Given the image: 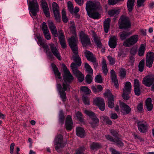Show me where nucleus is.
I'll return each instance as SVG.
<instances>
[{"instance_id":"43","label":"nucleus","mask_w":154,"mask_h":154,"mask_svg":"<svg viewBox=\"0 0 154 154\" xmlns=\"http://www.w3.org/2000/svg\"><path fill=\"white\" fill-rule=\"evenodd\" d=\"M119 76L121 78H123L126 75V70L124 68H121L119 69Z\"/></svg>"},{"instance_id":"6","label":"nucleus","mask_w":154,"mask_h":154,"mask_svg":"<svg viewBox=\"0 0 154 154\" xmlns=\"http://www.w3.org/2000/svg\"><path fill=\"white\" fill-rule=\"evenodd\" d=\"M139 36L137 35H133L126 39L123 43V45L126 47H130L138 41Z\"/></svg>"},{"instance_id":"30","label":"nucleus","mask_w":154,"mask_h":154,"mask_svg":"<svg viewBox=\"0 0 154 154\" xmlns=\"http://www.w3.org/2000/svg\"><path fill=\"white\" fill-rule=\"evenodd\" d=\"M135 0H128L127 3V6L129 12H131L133 9Z\"/></svg>"},{"instance_id":"21","label":"nucleus","mask_w":154,"mask_h":154,"mask_svg":"<svg viewBox=\"0 0 154 154\" xmlns=\"http://www.w3.org/2000/svg\"><path fill=\"white\" fill-rule=\"evenodd\" d=\"M122 112L125 115L129 114L131 111V109L129 106L128 105L122 103H121Z\"/></svg>"},{"instance_id":"8","label":"nucleus","mask_w":154,"mask_h":154,"mask_svg":"<svg viewBox=\"0 0 154 154\" xmlns=\"http://www.w3.org/2000/svg\"><path fill=\"white\" fill-rule=\"evenodd\" d=\"M131 86L130 82H127L125 83L122 95L123 99L125 100H128L130 98L129 94L131 93Z\"/></svg>"},{"instance_id":"2","label":"nucleus","mask_w":154,"mask_h":154,"mask_svg":"<svg viewBox=\"0 0 154 154\" xmlns=\"http://www.w3.org/2000/svg\"><path fill=\"white\" fill-rule=\"evenodd\" d=\"M120 29H128L131 28V24L129 18L124 15L122 16L119 20Z\"/></svg>"},{"instance_id":"20","label":"nucleus","mask_w":154,"mask_h":154,"mask_svg":"<svg viewBox=\"0 0 154 154\" xmlns=\"http://www.w3.org/2000/svg\"><path fill=\"white\" fill-rule=\"evenodd\" d=\"M132 34V33L128 30H124L120 32L119 33V35L120 36V39L122 40H124L126 39L127 38L129 37Z\"/></svg>"},{"instance_id":"16","label":"nucleus","mask_w":154,"mask_h":154,"mask_svg":"<svg viewBox=\"0 0 154 154\" xmlns=\"http://www.w3.org/2000/svg\"><path fill=\"white\" fill-rule=\"evenodd\" d=\"M111 74V78L112 82L116 88H119V83L116 72L114 70L112 69L110 72Z\"/></svg>"},{"instance_id":"42","label":"nucleus","mask_w":154,"mask_h":154,"mask_svg":"<svg viewBox=\"0 0 154 154\" xmlns=\"http://www.w3.org/2000/svg\"><path fill=\"white\" fill-rule=\"evenodd\" d=\"M85 113L87 115H88L91 119L94 117H97L95 113L91 111L86 110L85 111Z\"/></svg>"},{"instance_id":"52","label":"nucleus","mask_w":154,"mask_h":154,"mask_svg":"<svg viewBox=\"0 0 154 154\" xmlns=\"http://www.w3.org/2000/svg\"><path fill=\"white\" fill-rule=\"evenodd\" d=\"M134 56L130 55L129 56V60L128 61V66H132L134 61Z\"/></svg>"},{"instance_id":"27","label":"nucleus","mask_w":154,"mask_h":154,"mask_svg":"<svg viewBox=\"0 0 154 154\" xmlns=\"http://www.w3.org/2000/svg\"><path fill=\"white\" fill-rule=\"evenodd\" d=\"M145 104L148 111H151L152 109L153 105L152 103V100L150 98H148L145 101Z\"/></svg>"},{"instance_id":"14","label":"nucleus","mask_w":154,"mask_h":154,"mask_svg":"<svg viewBox=\"0 0 154 154\" xmlns=\"http://www.w3.org/2000/svg\"><path fill=\"white\" fill-rule=\"evenodd\" d=\"M51 51V52H52L53 54L59 60H61V58L60 54L58 50L57 49L55 45L52 43L50 44L49 45Z\"/></svg>"},{"instance_id":"32","label":"nucleus","mask_w":154,"mask_h":154,"mask_svg":"<svg viewBox=\"0 0 154 154\" xmlns=\"http://www.w3.org/2000/svg\"><path fill=\"white\" fill-rule=\"evenodd\" d=\"M86 148V145L79 146L76 150V153L75 154H84L83 152L85 151Z\"/></svg>"},{"instance_id":"56","label":"nucleus","mask_w":154,"mask_h":154,"mask_svg":"<svg viewBox=\"0 0 154 154\" xmlns=\"http://www.w3.org/2000/svg\"><path fill=\"white\" fill-rule=\"evenodd\" d=\"M48 26L50 30V31L56 29L55 26L53 23L51 21H48Z\"/></svg>"},{"instance_id":"7","label":"nucleus","mask_w":154,"mask_h":154,"mask_svg":"<svg viewBox=\"0 0 154 154\" xmlns=\"http://www.w3.org/2000/svg\"><path fill=\"white\" fill-rule=\"evenodd\" d=\"M29 8L32 15L35 17L39 11V5L37 0H32L29 1Z\"/></svg>"},{"instance_id":"22","label":"nucleus","mask_w":154,"mask_h":154,"mask_svg":"<svg viewBox=\"0 0 154 154\" xmlns=\"http://www.w3.org/2000/svg\"><path fill=\"white\" fill-rule=\"evenodd\" d=\"M76 134L77 136L81 138H83L85 136V131L84 129L80 127L76 128Z\"/></svg>"},{"instance_id":"38","label":"nucleus","mask_w":154,"mask_h":154,"mask_svg":"<svg viewBox=\"0 0 154 154\" xmlns=\"http://www.w3.org/2000/svg\"><path fill=\"white\" fill-rule=\"evenodd\" d=\"M54 17L57 22L60 21V16L59 11H53Z\"/></svg>"},{"instance_id":"28","label":"nucleus","mask_w":154,"mask_h":154,"mask_svg":"<svg viewBox=\"0 0 154 154\" xmlns=\"http://www.w3.org/2000/svg\"><path fill=\"white\" fill-rule=\"evenodd\" d=\"M120 12V10L114 9L108 11V14L110 17H116L119 14Z\"/></svg>"},{"instance_id":"35","label":"nucleus","mask_w":154,"mask_h":154,"mask_svg":"<svg viewBox=\"0 0 154 154\" xmlns=\"http://www.w3.org/2000/svg\"><path fill=\"white\" fill-rule=\"evenodd\" d=\"M146 50L145 47L143 44L141 45L138 50V54L140 56H142L144 55Z\"/></svg>"},{"instance_id":"11","label":"nucleus","mask_w":154,"mask_h":154,"mask_svg":"<svg viewBox=\"0 0 154 154\" xmlns=\"http://www.w3.org/2000/svg\"><path fill=\"white\" fill-rule=\"evenodd\" d=\"M77 38L73 36H72L68 39L69 46L72 51H78V48L77 45Z\"/></svg>"},{"instance_id":"31","label":"nucleus","mask_w":154,"mask_h":154,"mask_svg":"<svg viewBox=\"0 0 154 154\" xmlns=\"http://www.w3.org/2000/svg\"><path fill=\"white\" fill-rule=\"evenodd\" d=\"M92 122L90 123L92 128H95L98 125L99 121L97 117H94L91 119Z\"/></svg>"},{"instance_id":"48","label":"nucleus","mask_w":154,"mask_h":154,"mask_svg":"<svg viewBox=\"0 0 154 154\" xmlns=\"http://www.w3.org/2000/svg\"><path fill=\"white\" fill-rule=\"evenodd\" d=\"M103 119V121L107 124L111 125L112 124V122L109 119L108 117L106 116H103L102 117Z\"/></svg>"},{"instance_id":"39","label":"nucleus","mask_w":154,"mask_h":154,"mask_svg":"<svg viewBox=\"0 0 154 154\" xmlns=\"http://www.w3.org/2000/svg\"><path fill=\"white\" fill-rule=\"evenodd\" d=\"M144 64V60H142L140 61L138 65V70L139 71L142 72L143 71Z\"/></svg>"},{"instance_id":"53","label":"nucleus","mask_w":154,"mask_h":154,"mask_svg":"<svg viewBox=\"0 0 154 154\" xmlns=\"http://www.w3.org/2000/svg\"><path fill=\"white\" fill-rule=\"evenodd\" d=\"M52 7L53 11H59V8L58 4L55 2H53L52 3Z\"/></svg>"},{"instance_id":"1","label":"nucleus","mask_w":154,"mask_h":154,"mask_svg":"<svg viewBox=\"0 0 154 154\" xmlns=\"http://www.w3.org/2000/svg\"><path fill=\"white\" fill-rule=\"evenodd\" d=\"M64 74L63 79L64 81L62 85L60 84H58L57 85V88L59 92L60 97L63 101H66V97L65 91L70 90V86L67 83L71 82L73 80V77L70 72L66 66L64 65L63 67Z\"/></svg>"},{"instance_id":"18","label":"nucleus","mask_w":154,"mask_h":154,"mask_svg":"<svg viewBox=\"0 0 154 154\" xmlns=\"http://www.w3.org/2000/svg\"><path fill=\"white\" fill-rule=\"evenodd\" d=\"M134 89L135 95L137 96H139L141 94V91L140 89V83L139 81L135 79L134 80Z\"/></svg>"},{"instance_id":"57","label":"nucleus","mask_w":154,"mask_h":154,"mask_svg":"<svg viewBox=\"0 0 154 154\" xmlns=\"http://www.w3.org/2000/svg\"><path fill=\"white\" fill-rule=\"evenodd\" d=\"M42 30L43 32H45L48 31V29L46 23L43 22L42 24Z\"/></svg>"},{"instance_id":"40","label":"nucleus","mask_w":154,"mask_h":154,"mask_svg":"<svg viewBox=\"0 0 154 154\" xmlns=\"http://www.w3.org/2000/svg\"><path fill=\"white\" fill-rule=\"evenodd\" d=\"M105 97L108 98V100L113 99V96L111 91L108 90H107L104 93Z\"/></svg>"},{"instance_id":"9","label":"nucleus","mask_w":154,"mask_h":154,"mask_svg":"<svg viewBox=\"0 0 154 154\" xmlns=\"http://www.w3.org/2000/svg\"><path fill=\"white\" fill-rule=\"evenodd\" d=\"M80 38L83 47H86L91 43L90 40L88 35L83 31L80 33Z\"/></svg>"},{"instance_id":"51","label":"nucleus","mask_w":154,"mask_h":154,"mask_svg":"<svg viewBox=\"0 0 154 154\" xmlns=\"http://www.w3.org/2000/svg\"><path fill=\"white\" fill-rule=\"evenodd\" d=\"M110 132L111 134L116 138L119 137V132L117 130H112L110 131Z\"/></svg>"},{"instance_id":"34","label":"nucleus","mask_w":154,"mask_h":154,"mask_svg":"<svg viewBox=\"0 0 154 154\" xmlns=\"http://www.w3.org/2000/svg\"><path fill=\"white\" fill-rule=\"evenodd\" d=\"M87 14L90 17L94 19H98L100 15V14L97 12L92 13L91 12Z\"/></svg>"},{"instance_id":"45","label":"nucleus","mask_w":154,"mask_h":154,"mask_svg":"<svg viewBox=\"0 0 154 154\" xmlns=\"http://www.w3.org/2000/svg\"><path fill=\"white\" fill-rule=\"evenodd\" d=\"M85 67L86 68V70L89 73L91 74H92L93 73V70L91 69L90 66L87 63H86L85 65Z\"/></svg>"},{"instance_id":"41","label":"nucleus","mask_w":154,"mask_h":154,"mask_svg":"<svg viewBox=\"0 0 154 154\" xmlns=\"http://www.w3.org/2000/svg\"><path fill=\"white\" fill-rule=\"evenodd\" d=\"M36 37L38 39V43L42 47L46 44L44 42L43 38L41 37L40 35H37Z\"/></svg>"},{"instance_id":"63","label":"nucleus","mask_w":154,"mask_h":154,"mask_svg":"<svg viewBox=\"0 0 154 154\" xmlns=\"http://www.w3.org/2000/svg\"><path fill=\"white\" fill-rule=\"evenodd\" d=\"M83 100L84 103L85 105H89V101L88 97L83 96Z\"/></svg>"},{"instance_id":"49","label":"nucleus","mask_w":154,"mask_h":154,"mask_svg":"<svg viewBox=\"0 0 154 154\" xmlns=\"http://www.w3.org/2000/svg\"><path fill=\"white\" fill-rule=\"evenodd\" d=\"M70 13L73 12V6L72 2L70 1H68L67 4Z\"/></svg>"},{"instance_id":"23","label":"nucleus","mask_w":154,"mask_h":154,"mask_svg":"<svg viewBox=\"0 0 154 154\" xmlns=\"http://www.w3.org/2000/svg\"><path fill=\"white\" fill-rule=\"evenodd\" d=\"M84 54L87 59L89 61H91L96 58L93 54L88 50H85Z\"/></svg>"},{"instance_id":"62","label":"nucleus","mask_w":154,"mask_h":154,"mask_svg":"<svg viewBox=\"0 0 154 154\" xmlns=\"http://www.w3.org/2000/svg\"><path fill=\"white\" fill-rule=\"evenodd\" d=\"M107 58L110 64L113 65L115 62V59L110 56H108Z\"/></svg>"},{"instance_id":"33","label":"nucleus","mask_w":154,"mask_h":154,"mask_svg":"<svg viewBox=\"0 0 154 154\" xmlns=\"http://www.w3.org/2000/svg\"><path fill=\"white\" fill-rule=\"evenodd\" d=\"M100 144L98 143L94 142L90 145V148L92 150H97L100 147Z\"/></svg>"},{"instance_id":"25","label":"nucleus","mask_w":154,"mask_h":154,"mask_svg":"<svg viewBox=\"0 0 154 154\" xmlns=\"http://www.w3.org/2000/svg\"><path fill=\"white\" fill-rule=\"evenodd\" d=\"M51 66L55 76L57 77L59 79H60L61 78V73L59 72L56 65L54 63H52L51 64Z\"/></svg>"},{"instance_id":"29","label":"nucleus","mask_w":154,"mask_h":154,"mask_svg":"<svg viewBox=\"0 0 154 154\" xmlns=\"http://www.w3.org/2000/svg\"><path fill=\"white\" fill-rule=\"evenodd\" d=\"M113 142L114 144L119 147H122L124 145V143L122 142L121 139L119 137L115 138Z\"/></svg>"},{"instance_id":"59","label":"nucleus","mask_w":154,"mask_h":154,"mask_svg":"<svg viewBox=\"0 0 154 154\" xmlns=\"http://www.w3.org/2000/svg\"><path fill=\"white\" fill-rule=\"evenodd\" d=\"M76 116L78 120L80 122H82L83 119H82V115L81 113L79 111H78L76 113Z\"/></svg>"},{"instance_id":"36","label":"nucleus","mask_w":154,"mask_h":154,"mask_svg":"<svg viewBox=\"0 0 154 154\" xmlns=\"http://www.w3.org/2000/svg\"><path fill=\"white\" fill-rule=\"evenodd\" d=\"M59 117L60 123L61 124L63 123L65 116L62 110H60L59 113Z\"/></svg>"},{"instance_id":"60","label":"nucleus","mask_w":154,"mask_h":154,"mask_svg":"<svg viewBox=\"0 0 154 154\" xmlns=\"http://www.w3.org/2000/svg\"><path fill=\"white\" fill-rule=\"evenodd\" d=\"M146 0H137V7H140L141 6H144L143 3Z\"/></svg>"},{"instance_id":"37","label":"nucleus","mask_w":154,"mask_h":154,"mask_svg":"<svg viewBox=\"0 0 154 154\" xmlns=\"http://www.w3.org/2000/svg\"><path fill=\"white\" fill-rule=\"evenodd\" d=\"M80 89L81 91L87 95L90 94L91 92L90 90L86 86H82L80 88Z\"/></svg>"},{"instance_id":"47","label":"nucleus","mask_w":154,"mask_h":154,"mask_svg":"<svg viewBox=\"0 0 154 154\" xmlns=\"http://www.w3.org/2000/svg\"><path fill=\"white\" fill-rule=\"evenodd\" d=\"M92 79L93 78L91 75L88 74L86 75L85 77L86 81L88 84H90L91 83Z\"/></svg>"},{"instance_id":"55","label":"nucleus","mask_w":154,"mask_h":154,"mask_svg":"<svg viewBox=\"0 0 154 154\" xmlns=\"http://www.w3.org/2000/svg\"><path fill=\"white\" fill-rule=\"evenodd\" d=\"M137 48L135 47H133L131 48L130 51V54L134 56L136 54L137 51Z\"/></svg>"},{"instance_id":"5","label":"nucleus","mask_w":154,"mask_h":154,"mask_svg":"<svg viewBox=\"0 0 154 154\" xmlns=\"http://www.w3.org/2000/svg\"><path fill=\"white\" fill-rule=\"evenodd\" d=\"M74 55L72 56V58L74 62L72 63L70 67L71 69L78 68L81 65L82 62L80 57L78 54V51H72Z\"/></svg>"},{"instance_id":"12","label":"nucleus","mask_w":154,"mask_h":154,"mask_svg":"<svg viewBox=\"0 0 154 154\" xmlns=\"http://www.w3.org/2000/svg\"><path fill=\"white\" fill-rule=\"evenodd\" d=\"M93 102L102 111L105 109V103L103 99L100 97H97L94 99Z\"/></svg>"},{"instance_id":"26","label":"nucleus","mask_w":154,"mask_h":154,"mask_svg":"<svg viewBox=\"0 0 154 154\" xmlns=\"http://www.w3.org/2000/svg\"><path fill=\"white\" fill-rule=\"evenodd\" d=\"M42 47L44 49V50L45 51L47 56L50 58L52 59L53 57V55L51 52L50 51L49 47L47 44H45Z\"/></svg>"},{"instance_id":"58","label":"nucleus","mask_w":154,"mask_h":154,"mask_svg":"<svg viewBox=\"0 0 154 154\" xmlns=\"http://www.w3.org/2000/svg\"><path fill=\"white\" fill-rule=\"evenodd\" d=\"M108 100V106L110 108H112L114 107V99H110Z\"/></svg>"},{"instance_id":"19","label":"nucleus","mask_w":154,"mask_h":154,"mask_svg":"<svg viewBox=\"0 0 154 154\" xmlns=\"http://www.w3.org/2000/svg\"><path fill=\"white\" fill-rule=\"evenodd\" d=\"M118 39L116 36H112L109 38V45L112 48H115L117 45Z\"/></svg>"},{"instance_id":"24","label":"nucleus","mask_w":154,"mask_h":154,"mask_svg":"<svg viewBox=\"0 0 154 154\" xmlns=\"http://www.w3.org/2000/svg\"><path fill=\"white\" fill-rule=\"evenodd\" d=\"M110 18H108L105 19L103 24L104 29L105 32L107 33L110 27Z\"/></svg>"},{"instance_id":"61","label":"nucleus","mask_w":154,"mask_h":154,"mask_svg":"<svg viewBox=\"0 0 154 154\" xmlns=\"http://www.w3.org/2000/svg\"><path fill=\"white\" fill-rule=\"evenodd\" d=\"M43 34L46 39L49 40L51 39V35L49 31L43 32Z\"/></svg>"},{"instance_id":"54","label":"nucleus","mask_w":154,"mask_h":154,"mask_svg":"<svg viewBox=\"0 0 154 154\" xmlns=\"http://www.w3.org/2000/svg\"><path fill=\"white\" fill-rule=\"evenodd\" d=\"M59 41L62 48H65L66 47V45L65 42V38H61L60 40H59Z\"/></svg>"},{"instance_id":"46","label":"nucleus","mask_w":154,"mask_h":154,"mask_svg":"<svg viewBox=\"0 0 154 154\" xmlns=\"http://www.w3.org/2000/svg\"><path fill=\"white\" fill-rule=\"evenodd\" d=\"M41 7L43 10L48 8V4L45 0H41Z\"/></svg>"},{"instance_id":"15","label":"nucleus","mask_w":154,"mask_h":154,"mask_svg":"<svg viewBox=\"0 0 154 154\" xmlns=\"http://www.w3.org/2000/svg\"><path fill=\"white\" fill-rule=\"evenodd\" d=\"M66 128L67 130L70 131L73 127V123L71 116L68 115L66 117L65 123Z\"/></svg>"},{"instance_id":"4","label":"nucleus","mask_w":154,"mask_h":154,"mask_svg":"<svg viewBox=\"0 0 154 154\" xmlns=\"http://www.w3.org/2000/svg\"><path fill=\"white\" fill-rule=\"evenodd\" d=\"M86 5V10L87 13L91 11L99 10L102 9V7L99 3H94L91 1H88Z\"/></svg>"},{"instance_id":"3","label":"nucleus","mask_w":154,"mask_h":154,"mask_svg":"<svg viewBox=\"0 0 154 154\" xmlns=\"http://www.w3.org/2000/svg\"><path fill=\"white\" fill-rule=\"evenodd\" d=\"M54 144L56 150L59 153L61 152L62 150L60 149L64 146L66 144L63 142V137L62 135H58L56 137L54 140Z\"/></svg>"},{"instance_id":"13","label":"nucleus","mask_w":154,"mask_h":154,"mask_svg":"<svg viewBox=\"0 0 154 154\" xmlns=\"http://www.w3.org/2000/svg\"><path fill=\"white\" fill-rule=\"evenodd\" d=\"M137 125L139 131L142 133L147 131L148 125L146 123L143 121H139L137 123Z\"/></svg>"},{"instance_id":"17","label":"nucleus","mask_w":154,"mask_h":154,"mask_svg":"<svg viewBox=\"0 0 154 154\" xmlns=\"http://www.w3.org/2000/svg\"><path fill=\"white\" fill-rule=\"evenodd\" d=\"M73 73L76 76L79 81L82 82L84 80V75L78 68L72 69Z\"/></svg>"},{"instance_id":"64","label":"nucleus","mask_w":154,"mask_h":154,"mask_svg":"<svg viewBox=\"0 0 154 154\" xmlns=\"http://www.w3.org/2000/svg\"><path fill=\"white\" fill-rule=\"evenodd\" d=\"M43 11L47 17H50V15L49 8L43 10Z\"/></svg>"},{"instance_id":"50","label":"nucleus","mask_w":154,"mask_h":154,"mask_svg":"<svg viewBox=\"0 0 154 154\" xmlns=\"http://www.w3.org/2000/svg\"><path fill=\"white\" fill-rule=\"evenodd\" d=\"M95 82H96L101 83L103 82L102 78L100 75H97L95 78Z\"/></svg>"},{"instance_id":"10","label":"nucleus","mask_w":154,"mask_h":154,"mask_svg":"<svg viewBox=\"0 0 154 154\" xmlns=\"http://www.w3.org/2000/svg\"><path fill=\"white\" fill-rule=\"evenodd\" d=\"M154 60V53L152 52H149L146 55V66L149 68L152 66Z\"/></svg>"},{"instance_id":"44","label":"nucleus","mask_w":154,"mask_h":154,"mask_svg":"<svg viewBox=\"0 0 154 154\" xmlns=\"http://www.w3.org/2000/svg\"><path fill=\"white\" fill-rule=\"evenodd\" d=\"M62 20L63 22L66 23L68 21V18L66 15V13L64 10H63L62 12Z\"/></svg>"}]
</instances>
